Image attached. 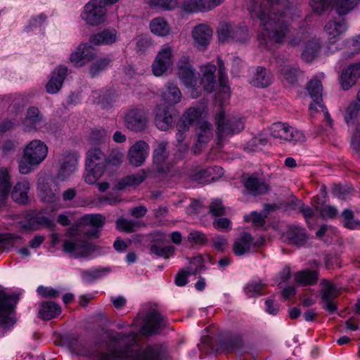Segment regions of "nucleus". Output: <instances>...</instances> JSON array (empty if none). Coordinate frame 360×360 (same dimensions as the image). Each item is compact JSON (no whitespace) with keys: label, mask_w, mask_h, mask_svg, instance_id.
I'll return each instance as SVG.
<instances>
[{"label":"nucleus","mask_w":360,"mask_h":360,"mask_svg":"<svg viewBox=\"0 0 360 360\" xmlns=\"http://www.w3.org/2000/svg\"><path fill=\"white\" fill-rule=\"evenodd\" d=\"M150 28L153 33L158 36L165 37L169 32V27L162 18H156L151 20Z\"/></svg>","instance_id":"obj_43"},{"label":"nucleus","mask_w":360,"mask_h":360,"mask_svg":"<svg viewBox=\"0 0 360 360\" xmlns=\"http://www.w3.org/2000/svg\"><path fill=\"white\" fill-rule=\"evenodd\" d=\"M187 240L190 243L197 245H205L208 242V238L205 233L195 230L189 233Z\"/></svg>","instance_id":"obj_57"},{"label":"nucleus","mask_w":360,"mask_h":360,"mask_svg":"<svg viewBox=\"0 0 360 360\" xmlns=\"http://www.w3.org/2000/svg\"><path fill=\"white\" fill-rule=\"evenodd\" d=\"M96 249V245L79 237L66 239L63 243V250L75 258L89 257Z\"/></svg>","instance_id":"obj_8"},{"label":"nucleus","mask_w":360,"mask_h":360,"mask_svg":"<svg viewBox=\"0 0 360 360\" xmlns=\"http://www.w3.org/2000/svg\"><path fill=\"white\" fill-rule=\"evenodd\" d=\"M209 213L212 217L226 215V207L223 205L222 201L219 199L213 200L209 205Z\"/></svg>","instance_id":"obj_60"},{"label":"nucleus","mask_w":360,"mask_h":360,"mask_svg":"<svg viewBox=\"0 0 360 360\" xmlns=\"http://www.w3.org/2000/svg\"><path fill=\"white\" fill-rule=\"evenodd\" d=\"M173 64L174 54L172 49L167 46L160 49L151 65L153 75L155 77L163 76L172 69Z\"/></svg>","instance_id":"obj_11"},{"label":"nucleus","mask_w":360,"mask_h":360,"mask_svg":"<svg viewBox=\"0 0 360 360\" xmlns=\"http://www.w3.org/2000/svg\"><path fill=\"white\" fill-rule=\"evenodd\" d=\"M100 1L90 0L84 6L81 18L86 24L97 26L104 23L107 19V8L100 5Z\"/></svg>","instance_id":"obj_10"},{"label":"nucleus","mask_w":360,"mask_h":360,"mask_svg":"<svg viewBox=\"0 0 360 360\" xmlns=\"http://www.w3.org/2000/svg\"><path fill=\"white\" fill-rule=\"evenodd\" d=\"M136 334L126 335L121 333H105L107 352H98L94 360H162L166 348L161 344L148 345L145 348L135 350Z\"/></svg>","instance_id":"obj_2"},{"label":"nucleus","mask_w":360,"mask_h":360,"mask_svg":"<svg viewBox=\"0 0 360 360\" xmlns=\"http://www.w3.org/2000/svg\"><path fill=\"white\" fill-rule=\"evenodd\" d=\"M109 139V133L103 128L93 129L90 136L91 142L98 145L105 142Z\"/></svg>","instance_id":"obj_56"},{"label":"nucleus","mask_w":360,"mask_h":360,"mask_svg":"<svg viewBox=\"0 0 360 360\" xmlns=\"http://www.w3.org/2000/svg\"><path fill=\"white\" fill-rule=\"evenodd\" d=\"M323 72H319L307 82L304 90H323V80L325 79Z\"/></svg>","instance_id":"obj_62"},{"label":"nucleus","mask_w":360,"mask_h":360,"mask_svg":"<svg viewBox=\"0 0 360 360\" xmlns=\"http://www.w3.org/2000/svg\"><path fill=\"white\" fill-rule=\"evenodd\" d=\"M319 274L316 271L309 269L297 271L295 274V282L302 285H312L318 280Z\"/></svg>","instance_id":"obj_41"},{"label":"nucleus","mask_w":360,"mask_h":360,"mask_svg":"<svg viewBox=\"0 0 360 360\" xmlns=\"http://www.w3.org/2000/svg\"><path fill=\"white\" fill-rule=\"evenodd\" d=\"M321 45L319 40L312 39L304 45L301 57L307 63H311L319 54Z\"/></svg>","instance_id":"obj_35"},{"label":"nucleus","mask_w":360,"mask_h":360,"mask_svg":"<svg viewBox=\"0 0 360 360\" xmlns=\"http://www.w3.org/2000/svg\"><path fill=\"white\" fill-rule=\"evenodd\" d=\"M309 95L312 100V102L309 105L311 116H313L314 112H318L319 108L322 111L326 110V107L323 102V94L321 91H309Z\"/></svg>","instance_id":"obj_45"},{"label":"nucleus","mask_w":360,"mask_h":360,"mask_svg":"<svg viewBox=\"0 0 360 360\" xmlns=\"http://www.w3.org/2000/svg\"><path fill=\"white\" fill-rule=\"evenodd\" d=\"M287 238L290 243L302 246L307 242L308 238L304 229L291 226L287 231Z\"/></svg>","instance_id":"obj_38"},{"label":"nucleus","mask_w":360,"mask_h":360,"mask_svg":"<svg viewBox=\"0 0 360 360\" xmlns=\"http://www.w3.org/2000/svg\"><path fill=\"white\" fill-rule=\"evenodd\" d=\"M140 223L134 220H129L124 218H119L116 221V227L118 230L127 233H132L140 226Z\"/></svg>","instance_id":"obj_49"},{"label":"nucleus","mask_w":360,"mask_h":360,"mask_svg":"<svg viewBox=\"0 0 360 360\" xmlns=\"http://www.w3.org/2000/svg\"><path fill=\"white\" fill-rule=\"evenodd\" d=\"M280 71L283 79L292 85L297 84L299 77L303 75V72L297 65H284Z\"/></svg>","instance_id":"obj_39"},{"label":"nucleus","mask_w":360,"mask_h":360,"mask_svg":"<svg viewBox=\"0 0 360 360\" xmlns=\"http://www.w3.org/2000/svg\"><path fill=\"white\" fill-rule=\"evenodd\" d=\"M105 221V218L101 214L84 215L80 224L84 226V235L88 238H97Z\"/></svg>","instance_id":"obj_17"},{"label":"nucleus","mask_w":360,"mask_h":360,"mask_svg":"<svg viewBox=\"0 0 360 360\" xmlns=\"http://www.w3.org/2000/svg\"><path fill=\"white\" fill-rule=\"evenodd\" d=\"M217 33L219 41L221 43L229 41L245 43L250 38L248 28L244 23H221Z\"/></svg>","instance_id":"obj_7"},{"label":"nucleus","mask_w":360,"mask_h":360,"mask_svg":"<svg viewBox=\"0 0 360 360\" xmlns=\"http://www.w3.org/2000/svg\"><path fill=\"white\" fill-rule=\"evenodd\" d=\"M320 285L321 286L320 295L323 302V308L333 314L338 309L334 300L338 296L339 290L333 283L327 279L321 280Z\"/></svg>","instance_id":"obj_16"},{"label":"nucleus","mask_w":360,"mask_h":360,"mask_svg":"<svg viewBox=\"0 0 360 360\" xmlns=\"http://www.w3.org/2000/svg\"><path fill=\"white\" fill-rule=\"evenodd\" d=\"M177 76L180 82L187 89L197 90L200 73L191 64L189 57L182 56L177 64Z\"/></svg>","instance_id":"obj_9"},{"label":"nucleus","mask_w":360,"mask_h":360,"mask_svg":"<svg viewBox=\"0 0 360 360\" xmlns=\"http://www.w3.org/2000/svg\"><path fill=\"white\" fill-rule=\"evenodd\" d=\"M68 69L64 65H59L51 72L50 79L46 85L45 90H60L64 80L68 75Z\"/></svg>","instance_id":"obj_32"},{"label":"nucleus","mask_w":360,"mask_h":360,"mask_svg":"<svg viewBox=\"0 0 360 360\" xmlns=\"http://www.w3.org/2000/svg\"><path fill=\"white\" fill-rule=\"evenodd\" d=\"M360 77V63L349 65L343 70L340 77V83L342 90H349Z\"/></svg>","instance_id":"obj_26"},{"label":"nucleus","mask_w":360,"mask_h":360,"mask_svg":"<svg viewBox=\"0 0 360 360\" xmlns=\"http://www.w3.org/2000/svg\"><path fill=\"white\" fill-rule=\"evenodd\" d=\"M18 297L16 295H8L0 290V326L13 325L11 316Z\"/></svg>","instance_id":"obj_14"},{"label":"nucleus","mask_w":360,"mask_h":360,"mask_svg":"<svg viewBox=\"0 0 360 360\" xmlns=\"http://www.w3.org/2000/svg\"><path fill=\"white\" fill-rule=\"evenodd\" d=\"M110 271L108 267H103L96 269L86 270L82 272V277L84 280L91 282L95 279L101 278L103 274Z\"/></svg>","instance_id":"obj_58"},{"label":"nucleus","mask_w":360,"mask_h":360,"mask_svg":"<svg viewBox=\"0 0 360 360\" xmlns=\"http://www.w3.org/2000/svg\"><path fill=\"white\" fill-rule=\"evenodd\" d=\"M244 186L250 194L255 196L266 194L269 191V186L255 174L245 180Z\"/></svg>","instance_id":"obj_29"},{"label":"nucleus","mask_w":360,"mask_h":360,"mask_svg":"<svg viewBox=\"0 0 360 360\" xmlns=\"http://www.w3.org/2000/svg\"><path fill=\"white\" fill-rule=\"evenodd\" d=\"M112 60L109 57H103L96 60L89 68V72L92 78L98 77L108 67L111 66Z\"/></svg>","instance_id":"obj_42"},{"label":"nucleus","mask_w":360,"mask_h":360,"mask_svg":"<svg viewBox=\"0 0 360 360\" xmlns=\"http://www.w3.org/2000/svg\"><path fill=\"white\" fill-rule=\"evenodd\" d=\"M333 0H310V6L315 13L321 15L331 6Z\"/></svg>","instance_id":"obj_59"},{"label":"nucleus","mask_w":360,"mask_h":360,"mask_svg":"<svg viewBox=\"0 0 360 360\" xmlns=\"http://www.w3.org/2000/svg\"><path fill=\"white\" fill-rule=\"evenodd\" d=\"M48 154V147L40 140L30 141L25 148L23 155L18 162V170L22 174H27L39 165Z\"/></svg>","instance_id":"obj_5"},{"label":"nucleus","mask_w":360,"mask_h":360,"mask_svg":"<svg viewBox=\"0 0 360 360\" xmlns=\"http://www.w3.org/2000/svg\"><path fill=\"white\" fill-rule=\"evenodd\" d=\"M168 143L161 141L153 150V164L159 173H167L169 169L168 162L169 152L167 150Z\"/></svg>","instance_id":"obj_24"},{"label":"nucleus","mask_w":360,"mask_h":360,"mask_svg":"<svg viewBox=\"0 0 360 360\" xmlns=\"http://www.w3.org/2000/svg\"><path fill=\"white\" fill-rule=\"evenodd\" d=\"M202 266V259L200 257L193 258L186 269H182L177 274L175 278L176 285L178 286L185 285L188 282L187 277L189 275H195L201 270Z\"/></svg>","instance_id":"obj_31"},{"label":"nucleus","mask_w":360,"mask_h":360,"mask_svg":"<svg viewBox=\"0 0 360 360\" xmlns=\"http://www.w3.org/2000/svg\"><path fill=\"white\" fill-rule=\"evenodd\" d=\"M181 9L187 13H193L198 11L205 12L202 10L200 2L198 0H184L181 5Z\"/></svg>","instance_id":"obj_61"},{"label":"nucleus","mask_w":360,"mask_h":360,"mask_svg":"<svg viewBox=\"0 0 360 360\" xmlns=\"http://www.w3.org/2000/svg\"><path fill=\"white\" fill-rule=\"evenodd\" d=\"M149 146L144 141H138L133 144L127 153V160L133 167H140L146 161L148 155Z\"/></svg>","instance_id":"obj_22"},{"label":"nucleus","mask_w":360,"mask_h":360,"mask_svg":"<svg viewBox=\"0 0 360 360\" xmlns=\"http://www.w3.org/2000/svg\"><path fill=\"white\" fill-rule=\"evenodd\" d=\"M360 105L356 101H352L347 108L345 114V120L347 124H349L358 116Z\"/></svg>","instance_id":"obj_64"},{"label":"nucleus","mask_w":360,"mask_h":360,"mask_svg":"<svg viewBox=\"0 0 360 360\" xmlns=\"http://www.w3.org/2000/svg\"><path fill=\"white\" fill-rule=\"evenodd\" d=\"M119 39L117 30L114 27H108L91 34L89 42L94 46H110Z\"/></svg>","instance_id":"obj_21"},{"label":"nucleus","mask_w":360,"mask_h":360,"mask_svg":"<svg viewBox=\"0 0 360 360\" xmlns=\"http://www.w3.org/2000/svg\"><path fill=\"white\" fill-rule=\"evenodd\" d=\"M21 240V237L12 233H1L0 234V248L4 251H10L18 241Z\"/></svg>","instance_id":"obj_46"},{"label":"nucleus","mask_w":360,"mask_h":360,"mask_svg":"<svg viewBox=\"0 0 360 360\" xmlns=\"http://www.w3.org/2000/svg\"><path fill=\"white\" fill-rule=\"evenodd\" d=\"M217 67L218 70L217 65L207 63L201 68L202 74L199 80L202 90H231L224 63L220 57L217 58Z\"/></svg>","instance_id":"obj_4"},{"label":"nucleus","mask_w":360,"mask_h":360,"mask_svg":"<svg viewBox=\"0 0 360 360\" xmlns=\"http://www.w3.org/2000/svg\"><path fill=\"white\" fill-rule=\"evenodd\" d=\"M255 245L253 237L248 232H243L233 243V251L237 256H243L250 252Z\"/></svg>","instance_id":"obj_30"},{"label":"nucleus","mask_w":360,"mask_h":360,"mask_svg":"<svg viewBox=\"0 0 360 360\" xmlns=\"http://www.w3.org/2000/svg\"><path fill=\"white\" fill-rule=\"evenodd\" d=\"M152 46L153 41L149 35H141L136 42V51L138 54L141 55L146 53Z\"/></svg>","instance_id":"obj_52"},{"label":"nucleus","mask_w":360,"mask_h":360,"mask_svg":"<svg viewBox=\"0 0 360 360\" xmlns=\"http://www.w3.org/2000/svg\"><path fill=\"white\" fill-rule=\"evenodd\" d=\"M150 252L155 254L158 257H162L165 259L169 257L174 252V248L172 245L162 246L159 244L155 243L150 245Z\"/></svg>","instance_id":"obj_50"},{"label":"nucleus","mask_w":360,"mask_h":360,"mask_svg":"<svg viewBox=\"0 0 360 360\" xmlns=\"http://www.w3.org/2000/svg\"><path fill=\"white\" fill-rule=\"evenodd\" d=\"M11 184L8 176H4L0 182V210L6 206L7 199L10 194Z\"/></svg>","instance_id":"obj_48"},{"label":"nucleus","mask_w":360,"mask_h":360,"mask_svg":"<svg viewBox=\"0 0 360 360\" xmlns=\"http://www.w3.org/2000/svg\"><path fill=\"white\" fill-rule=\"evenodd\" d=\"M360 0H337L335 2L336 13L339 16L345 15L353 10Z\"/></svg>","instance_id":"obj_44"},{"label":"nucleus","mask_w":360,"mask_h":360,"mask_svg":"<svg viewBox=\"0 0 360 360\" xmlns=\"http://www.w3.org/2000/svg\"><path fill=\"white\" fill-rule=\"evenodd\" d=\"M243 342L240 336H235L227 340L224 344V349L228 352H237L241 349Z\"/></svg>","instance_id":"obj_63"},{"label":"nucleus","mask_w":360,"mask_h":360,"mask_svg":"<svg viewBox=\"0 0 360 360\" xmlns=\"http://www.w3.org/2000/svg\"><path fill=\"white\" fill-rule=\"evenodd\" d=\"M61 313L60 307L51 301L44 302L41 304L39 311V316L44 320H51Z\"/></svg>","instance_id":"obj_40"},{"label":"nucleus","mask_w":360,"mask_h":360,"mask_svg":"<svg viewBox=\"0 0 360 360\" xmlns=\"http://www.w3.org/2000/svg\"><path fill=\"white\" fill-rule=\"evenodd\" d=\"M344 226L349 229H355L360 227V221L355 220L354 212L349 209H345L342 213Z\"/></svg>","instance_id":"obj_53"},{"label":"nucleus","mask_w":360,"mask_h":360,"mask_svg":"<svg viewBox=\"0 0 360 360\" xmlns=\"http://www.w3.org/2000/svg\"><path fill=\"white\" fill-rule=\"evenodd\" d=\"M38 189L43 201L54 202L59 199V186L56 180L49 177H40Z\"/></svg>","instance_id":"obj_19"},{"label":"nucleus","mask_w":360,"mask_h":360,"mask_svg":"<svg viewBox=\"0 0 360 360\" xmlns=\"http://www.w3.org/2000/svg\"><path fill=\"white\" fill-rule=\"evenodd\" d=\"M273 78V75L269 70L263 67H257L250 83L256 88L263 89L269 86L272 83Z\"/></svg>","instance_id":"obj_34"},{"label":"nucleus","mask_w":360,"mask_h":360,"mask_svg":"<svg viewBox=\"0 0 360 360\" xmlns=\"http://www.w3.org/2000/svg\"><path fill=\"white\" fill-rule=\"evenodd\" d=\"M124 156V153L120 148H115L112 149L106 157V165L120 166Z\"/></svg>","instance_id":"obj_51"},{"label":"nucleus","mask_w":360,"mask_h":360,"mask_svg":"<svg viewBox=\"0 0 360 360\" xmlns=\"http://www.w3.org/2000/svg\"><path fill=\"white\" fill-rule=\"evenodd\" d=\"M212 36V30L205 24H198L192 31V37L196 44L207 46Z\"/></svg>","instance_id":"obj_33"},{"label":"nucleus","mask_w":360,"mask_h":360,"mask_svg":"<svg viewBox=\"0 0 360 360\" xmlns=\"http://www.w3.org/2000/svg\"><path fill=\"white\" fill-rule=\"evenodd\" d=\"M30 190V184L27 181L18 182L11 193L12 199L20 204H25L28 201L27 192Z\"/></svg>","instance_id":"obj_37"},{"label":"nucleus","mask_w":360,"mask_h":360,"mask_svg":"<svg viewBox=\"0 0 360 360\" xmlns=\"http://www.w3.org/2000/svg\"><path fill=\"white\" fill-rule=\"evenodd\" d=\"M324 30L328 34V43L335 44L338 37L347 30V24L344 18L340 20H330L325 25Z\"/></svg>","instance_id":"obj_28"},{"label":"nucleus","mask_w":360,"mask_h":360,"mask_svg":"<svg viewBox=\"0 0 360 360\" xmlns=\"http://www.w3.org/2000/svg\"><path fill=\"white\" fill-rule=\"evenodd\" d=\"M229 97V91H217L214 95L215 102L219 105L214 120L217 127V136L220 143L226 136L239 133L244 129V122L241 117L236 116L226 117L225 115L222 105L228 101Z\"/></svg>","instance_id":"obj_3"},{"label":"nucleus","mask_w":360,"mask_h":360,"mask_svg":"<svg viewBox=\"0 0 360 360\" xmlns=\"http://www.w3.org/2000/svg\"><path fill=\"white\" fill-rule=\"evenodd\" d=\"M287 0H252L248 9L252 19L260 21L258 35L261 43L282 44L289 31L285 20Z\"/></svg>","instance_id":"obj_1"},{"label":"nucleus","mask_w":360,"mask_h":360,"mask_svg":"<svg viewBox=\"0 0 360 360\" xmlns=\"http://www.w3.org/2000/svg\"><path fill=\"white\" fill-rule=\"evenodd\" d=\"M154 114L155 126L161 131H167L174 125L177 111L174 108L159 104L155 108Z\"/></svg>","instance_id":"obj_12"},{"label":"nucleus","mask_w":360,"mask_h":360,"mask_svg":"<svg viewBox=\"0 0 360 360\" xmlns=\"http://www.w3.org/2000/svg\"><path fill=\"white\" fill-rule=\"evenodd\" d=\"M85 162L87 172L84 181L89 184H94L106 170V155L100 148L93 147L86 152Z\"/></svg>","instance_id":"obj_6"},{"label":"nucleus","mask_w":360,"mask_h":360,"mask_svg":"<svg viewBox=\"0 0 360 360\" xmlns=\"http://www.w3.org/2000/svg\"><path fill=\"white\" fill-rule=\"evenodd\" d=\"M319 199V196L314 197L312 200V205L316 210L319 212L320 217L324 219L335 218L338 214V210L330 205L319 206L318 204L316 203V200Z\"/></svg>","instance_id":"obj_47"},{"label":"nucleus","mask_w":360,"mask_h":360,"mask_svg":"<svg viewBox=\"0 0 360 360\" xmlns=\"http://www.w3.org/2000/svg\"><path fill=\"white\" fill-rule=\"evenodd\" d=\"M78 158L79 156L74 153L63 154L57 179L64 181L72 175L77 169Z\"/></svg>","instance_id":"obj_23"},{"label":"nucleus","mask_w":360,"mask_h":360,"mask_svg":"<svg viewBox=\"0 0 360 360\" xmlns=\"http://www.w3.org/2000/svg\"><path fill=\"white\" fill-rule=\"evenodd\" d=\"M146 3L151 8H161L165 11H171L176 6L174 0H146Z\"/></svg>","instance_id":"obj_55"},{"label":"nucleus","mask_w":360,"mask_h":360,"mask_svg":"<svg viewBox=\"0 0 360 360\" xmlns=\"http://www.w3.org/2000/svg\"><path fill=\"white\" fill-rule=\"evenodd\" d=\"M96 56V50L92 44L89 43L80 44L70 54V60L76 67H82L86 63L92 60Z\"/></svg>","instance_id":"obj_20"},{"label":"nucleus","mask_w":360,"mask_h":360,"mask_svg":"<svg viewBox=\"0 0 360 360\" xmlns=\"http://www.w3.org/2000/svg\"><path fill=\"white\" fill-rule=\"evenodd\" d=\"M153 172V170L150 169H141L136 174L128 175L120 179L116 185V188L117 190H123L129 186H138L146 178L152 176Z\"/></svg>","instance_id":"obj_27"},{"label":"nucleus","mask_w":360,"mask_h":360,"mask_svg":"<svg viewBox=\"0 0 360 360\" xmlns=\"http://www.w3.org/2000/svg\"><path fill=\"white\" fill-rule=\"evenodd\" d=\"M167 321L156 310L153 309L148 312L144 323L141 326V333L145 336L152 335L158 333L159 331L165 328Z\"/></svg>","instance_id":"obj_15"},{"label":"nucleus","mask_w":360,"mask_h":360,"mask_svg":"<svg viewBox=\"0 0 360 360\" xmlns=\"http://www.w3.org/2000/svg\"><path fill=\"white\" fill-rule=\"evenodd\" d=\"M147 124L148 118L143 109L131 108L125 113L124 124L131 131L136 132L143 131Z\"/></svg>","instance_id":"obj_18"},{"label":"nucleus","mask_w":360,"mask_h":360,"mask_svg":"<svg viewBox=\"0 0 360 360\" xmlns=\"http://www.w3.org/2000/svg\"><path fill=\"white\" fill-rule=\"evenodd\" d=\"M213 136V127L210 122H202L200 123L198 131V143L193 148L195 154L198 153L200 149L198 146L202 143L208 142Z\"/></svg>","instance_id":"obj_36"},{"label":"nucleus","mask_w":360,"mask_h":360,"mask_svg":"<svg viewBox=\"0 0 360 360\" xmlns=\"http://www.w3.org/2000/svg\"><path fill=\"white\" fill-rule=\"evenodd\" d=\"M181 91H163L162 94L164 105L169 108H174L181 101Z\"/></svg>","instance_id":"obj_54"},{"label":"nucleus","mask_w":360,"mask_h":360,"mask_svg":"<svg viewBox=\"0 0 360 360\" xmlns=\"http://www.w3.org/2000/svg\"><path fill=\"white\" fill-rule=\"evenodd\" d=\"M44 122V116L38 108L31 106L27 109L22 120V126L25 131H36L41 128Z\"/></svg>","instance_id":"obj_25"},{"label":"nucleus","mask_w":360,"mask_h":360,"mask_svg":"<svg viewBox=\"0 0 360 360\" xmlns=\"http://www.w3.org/2000/svg\"><path fill=\"white\" fill-rule=\"evenodd\" d=\"M270 131L271 136L275 139H281L292 143L305 141V136L302 132L289 127L285 123H274L271 125Z\"/></svg>","instance_id":"obj_13"}]
</instances>
